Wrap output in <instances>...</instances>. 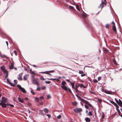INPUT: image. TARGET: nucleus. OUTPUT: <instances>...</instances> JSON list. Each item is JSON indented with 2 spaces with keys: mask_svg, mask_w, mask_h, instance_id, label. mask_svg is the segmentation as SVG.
Segmentation results:
<instances>
[{
  "mask_svg": "<svg viewBox=\"0 0 122 122\" xmlns=\"http://www.w3.org/2000/svg\"><path fill=\"white\" fill-rule=\"evenodd\" d=\"M84 107L86 109H88L89 108V107L86 105H85Z\"/></svg>",
  "mask_w": 122,
  "mask_h": 122,
  "instance_id": "40",
  "label": "nucleus"
},
{
  "mask_svg": "<svg viewBox=\"0 0 122 122\" xmlns=\"http://www.w3.org/2000/svg\"><path fill=\"white\" fill-rule=\"evenodd\" d=\"M7 101V99L4 97H3L2 98V100L0 101L1 102L3 103H5Z\"/></svg>",
  "mask_w": 122,
  "mask_h": 122,
  "instance_id": "7",
  "label": "nucleus"
},
{
  "mask_svg": "<svg viewBox=\"0 0 122 122\" xmlns=\"http://www.w3.org/2000/svg\"><path fill=\"white\" fill-rule=\"evenodd\" d=\"M61 87L63 90L65 91H67L68 88L65 86H61Z\"/></svg>",
  "mask_w": 122,
  "mask_h": 122,
  "instance_id": "13",
  "label": "nucleus"
},
{
  "mask_svg": "<svg viewBox=\"0 0 122 122\" xmlns=\"http://www.w3.org/2000/svg\"><path fill=\"white\" fill-rule=\"evenodd\" d=\"M18 100L19 101V102H20L21 103H23L24 102V100L23 99H21L20 97H18L17 98Z\"/></svg>",
  "mask_w": 122,
  "mask_h": 122,
  "instance_id": "12",
  "label": "nucleus"
},
{
  "mask_svg": "<svg viewBox=\"0 0 122 122\" xmlns=\"http://www.w3.org/2000/svg\"><path fill=\"white\" fill-rule=\"evenodd\" d=\"M35 101L37 102H38L39 101V99L38 97H36L35 99Z\"/></svg>",
  "mask_w": 122,
  "mask_h": 122,
  "instance_id": "26",
  "label": "nucleus"
},
{
  "mask_svg": "<svg viewBox=\"0 0 122 122\" xmlns=\"http://www.w3.org/2000/svg\"><path fill=\"white\" fill-rule=\"evenodd\" d=\"M49 72H48V71H46L45 72H39V73H42V74H48L50 76L51 75V74H50L49 73Z\"/></svg>",
  "mask_w": 122,
  "mask_h": 122,
  "instance_id": "15",
  "label": "nucleus"
},
{
  "mask_svg": "<svg viewBox=\"0 0 122 122\" xmlns=\"http://www.w3.org/2000/svg\"><path fill=\"white\" fill-rule=\"evenodd\" d=\"M73 110L75 112L77 113H78L82 111V109L80 108H75L74 109H73Z\"/></svg>",
  "mask_w": 122,
  "mask_h": 122,
  "instance_id": "5",
  "label": "nucleus"
},
{
  "mask_svg": "<svg viewBox=\"0 0 122 122\" xmlns=\"http://www.w3.org/2000/svg\"><path fill=\"white\" fill-rule=\"evenodd\" d=\"M32 82L33 84L36 85L37 86L39 85V82L37 81L36 79L35 78L32 79Z\"/></svg>",
  "mask_w": 122,
  "mask_h": 122,
  "instance_id": "4",
  "label": "nucleus"
},
{
  "mask_svg": "<svg viewBox=\"0 0 122 122\" xmlns=\"http://www.w3.org/2000/svg\"><path fill=\"white\" fill-rule=\"evenodd\" d=\"M9 84L12 86L14 87L15 86V85L13 84L12 83H11V82Z\"/></svg>",
  "mask_w": 122,
  "mask_h": 122,
  "instance_id": "42",
  "label": "nucleus"
},
{
  "mask_svg": "<svg viewBox=\"0 0 122 122\" xmlns=\"http://www.w3.org/2000/svg\"><path fill=\"white\" fill-rule=\"evenodd\" d=\"M105 118V115L104 113H102V118L104 119Z\"/></svg>",
  "mask_w": 122,
  "mask_h": 122,
  "instance_id": "41",
  "label": "nucleus"
},
{
  "mask_svg": "<svg viewBox=\"0 0 122 122\" xmlns=\"http://www.w3.org/2000/svg\"><path fill=\"white\" fill-rule=\"evenodd\" d=\"M104 2H102V3L100 4V6L99 7V8H101V10L104 7L106 6L107 5V2L106 0H104Z\"/></svg>",
  "mask_w": 122,
  "mask_h": 122,
  "instance_id": "1",
  "label": "nucleus"
},
{
  "mask_svg": "<svg viewBox=\"0 0 122 122\" xmlns=\"http://www.w3.org/2000/svg\"><path fill=\"white\" fill-rule=\"evenodd\" d=\"M45 83L48 84H49L51 83V82L49 81H45Z\"/></svg>",
  "mask_w": 122,
  "mask_h": 122,
  "instance_id": "46",
  "label": "nucleus"
},
{
  "mask_svg": "<svg viewBox=\"0 0 122 122\" xmlns=\"http://www.w3.org/2000/svg\"><path fill=\"white\" fill-rule=\"evenodd\" d=\"M115 101L118 105L121 107L122 106V102H118V100L116 98H115Z\"/></svg>",
  "mask_w": 122,
  "mask_h": 122,
  "instance_id": "8",
  "label": "nucleus"
},
{
  "mask_svg": "<svg viewBox=\"0 0 122 122\" xmlns=\"http://www.w3.org/2000/svg\"><path fill=\"white\" fill-rule=\"evenodd\" d=\"M78 84L79 85V86L80 88L83 87L84 88H85V86L84 85L82 84Z\"/></svg>",
  "mask_w": 122,
  "mask_h": 122,
  "instance_id": "18",
  "label": "nucleus"
},
{
  "mask_svg": "<svg viewBox=\"0 0 122 122\" xmlns=\"http://www.w3.org/2000/svg\"><path fill=\"white\" fill-rule=\"evenodd\" d=\"M48 71L49 72H50V73L53 72H54V71L53 70L50 71Z\"/></svg>",
  "mask_w": 122,
  "mask_h": 122,
  "instance_id": "62",
  "label": "nucleus"
},
{
  "mask_svg": "<svg viewBox=\"0 0 122 122\" xmlns=\"http://www.w3.org/2000/svg\"><path fill=\"white\" fill-rule=\"evenodd\" d=\"M117 111L118 113V114L120 116L122 117V115H121V112H120L119 110H117Z\"/></svg>",
  "mask_w": 122,
  "mask_h": 122,
  "instance_id": "25",
  "label": "nucleus"
},
{
  "mask_svg": "<svg viewBox=\"0 0 122 122\" xmlns=\"http://www.w3.org/2000/svg\"><path fill=\"white\" fill-rule=\"evenodd\" d=\"M3 71L4 73H6L7 74L8 73L7 71L5 69L4 70H3Z\"/></svg>",
  "mask_w": 122,
  "mask_h": 122,
  "instance_id": "44",
  "label": "nucleus"
},
{
  "mask_svg": "<svg viewBox=\"0 0 122 122\" xmlns=\"http://www.w3.org/2000/svg\"><path fill=\"white\" fill-rule=\"evenodd\" d=\"M93 82L95 83H97L98 82L97 81L96 79H94L93 80Z\"/></svg>",
  "mask_w": 122,
  "mask_h": 122,
  "instance_id": "47",
  "label": "nucleus"
},
{
  "mask_svg": "<svg viewBox=\"0 0 122 122\" xmlns=\"http://www.w3.org/2000/svg\"><path fill=\"white\" fill-rule=\"evenodd\" d=\"M14 62H12L11 63L10 65L14 66Z\"/></svg>",
  "mask_w": 122,
  "mask_h": 122,
  "instance_id": "56",
  "label": "nucleus"
},
{
  "mask_svg": "<svg viewBox=\"0 0 122 122\" xmlns=\"http://www.w3.org/2000/svg\"><path fill=\"white\" fill-rule=\"evenodd\" d=\"M112 24V27L115 26V24L114 22L113 21H112L111 22Z\"/></svg>",
  "mask_w": 122,
  "mask_h": 122,
  "instance_id": "30",
  "label": "nucleus"
},
{
  "mask_svg": "<svg viewBox=\"0 0 122 122\" xmlns=\"http://www.w3.org/2000/svg\"><path fill=\"white\" fill-rule=\"evenodd\" d=\"M74 83L73 82H71V83H70V84L72 86V88H75V87H74Z\"/></svg>",
  "mask_w": 122,
  "mask_h": 122,
  "instance_id": "21",
  "label": "nucleus"
},
{
  "mask_svg": "<svg viewBox=\"0 0 122 122\" xmlns=\"http://www.w3.org/2000/svg\"><path fill=\"white\" fill-rule=\"evenodd\" d=\"M88 115L89 116H92V112L91 111H89L88 112Z\"/></svg>",
  "mask_w": 122,
  "mask_h": 122,
  "instance_id": "34",
  "label": "nucleus"
},
{
  "mask_svg": "<svg viewBox=\"0 0 122 122\" xmlns=\"http://www.w3.org/2000/svg\"><path fill=\"white\" fill-rule=\"evenodd\" d=\"M104 92L106 93L109 94H111V93L110 91L106 90L104 91Z\"/></svg>",
  "mask_w": 122,
  "mask_h": 122,
  "instance_id": "22",
  "label": "nucleus"
},
{
  "mask_svg": "<svg viewBox=\"0 0 122 122\" xmlns=\"http://www.w3.org/2000/svg\"><path fill=\"white\" fill-rule=\"evenodd\" d=\"M79 86V85H77L75 87L74 89H77V88H78Z\"/></svg>",
  "mask_w": 122,
  "mask_h": 122,
  "instance_id": "38",
  "label": "nucleus"
},
{
  "mask_svg": "<svg viewBox=\"0 0 122 122\" xmlns=\"http://www.w3.org/2000/svg\"><path fill=\"white\" fill-rule=\"evenodd\" d=\"M76 8L77 9L78 11H80V9L79 8V6L78 5H76Z\"/></svg>",
  "mask_w": 122,
  "mask_h": 122,
  "instance_id": "32",
  "label": "nucleus"
},
{
  "mask_svg": "<svg viewBox=\"0 0 122 122\" xmlns=\"http://www.w3.org/2000/svg\"><path fill=\"white\" fill-rule=\"evenodd\" d=\"M30 72L33 74H35V73L34 72V71H32L31 69H30Z\"/></svg>",
  "mask_w": 122,
  "mask_h": 122,
  "instance_id": "39",
  "label": "nucleus"
},
{
  "mask_svg": "<svg viewBox=\"0 0 122 122\" xmlns=\"http://www.w3.org/2000/svg\"><path fill=\"white\" fill-rule=\"evenodd\" d=\"M115 106L116 107V109L117 111L119 110V109H118L119 107L117 104L116 105H115Z\"/></svg>",
  "mask_w": 122,
  "mask_h": 122,
  "instance_id": "28",
  "label": "nucleus"
},
{
  "mask_svg": "<svg viewBox=\"0 0 122 122\" xmlns=\"http://www.w3.org/2000/svg\"><path fill=\"white\" fill-rule=\"evenodd\" d=\"M41 79L43 80H45V79L43 78V76H41V77L40 78Z\"/></svg>",
  "mask_w": 122,
  "mask_h": 122,
  "instance_id": "51",
  "label": "nucleus"
},
{
  "mask_svg": "<svg viewBox=\"0 0 122 122\" xmlns=\"http://www.w3.org/2000/svg\"><path fill=\"white\" fill-rule=\"evenodd\" d=\"M22 73H21L19 74L18 76V79L19 80H22Z\"/></svg>",
  "mask_w": 122,
  "mask_h": 122,
  "instance_id": "10",
  "label": "nucleus"
},
{
  "mask_svg": "<svg viewBox=\"0 0 122 122\" xmlns=\"http://www.w3.org/2000/svg\"><path fill=\"white\" fill-rule=\"evenodd\" d=\"M47 98L48 99L50 98H51L50 95H47Z\"/></svg>",
  "mask_w": 122,
  "mask_h": 122,
  "instance_id": "52",
  "label": "nucleus"
},
{
  "mask_svg": "<svg viewBox=\"0 0 122 122\" xmlns=\"http://www.w3.org/2000/svg\"><path fill=\"white\" fill-rule=\"evenodd\" d=\"M46 88L45 86H43L41 88V89L42 90H44Z\"/></svg>",
  "mask_w": 122,
  "mask_h": 122,
  "instance_id": "64",
  "label": "nucleus"
},
{
  "mask_svg": "<svg viewBox=\"0 0 122 122\" xmlns=\"http://www.w3.org/2000/svg\"><path fill=\"white\" fill-rule=\"evenodd\" d=\"M75 91H76V92L77 93V92H81L79 91H78V90H77V89H75Z\"/></svg>",
  "mask_w": 122,
  "mask_h": 122,
  "instance_id": "60",
  "label": "nucleus"
},
{
  "mask_svg": "<svg viewBox=\"0 0 122 122\" xmlns=\"http://www.w3.org/2000/svg\"><path fill=\"white\" fill-rule=\"evenodd\" d=\"M47 79L48 80H52V81L56 80V79H53V78Z\"/></svg>",
  "mask_w": 122,
  "mask_h": 122,
  "instance_id": "49",
  "label": "nucleus"
},
{
  "mask_svg": "<svg viewBox=\"0 0 122 122\" xmlns=\"http://www.w3.org/2000/svg\"><path fill=\"white\" fill-rule=\"evenodd\" d=\"M61 117V116L60 115H59L57 117V118L58 119H60Z\"/></svg>",
  "mask_w": 122,
  "mask_h": 122,
  "instance_id": "43",
  "label": "nucleus"
},
{
  "mask_svg": "<svg viewBox=\"0 0 122 122\" xmlns=\"http://www.w3.org/2000/svg\"><path fill=\"white\" fill-rule=\"evenodd\" d=\"M68 91H69L70 93H72V92L70 89L69 88H68Z\"/></svg>",
  "mask_w": 122,
  "mask_h": 122,
  "instance_id": "59",
  "label": "nucleus"
},
{
  "mask_svg": "<svg viewBox=\"0 0 122 122\" xmlns=\"http://www.w3.org/2000/svg\"><path fill=\"white\" fill-rule=\"evenodd\" d=\"M30 92L33 95H34L35 94V93L32 90H31L30 91Z\"/></svg>",
  "mask_w": 122,
  "mask_h": 122,
  "instance_id": "37",
  "label": "nucleus"
},
{
  "mask_svg": "<svg viewBox=\"0 0 122 122\" xmlns=\"http://www.w3.org/2000/svg\"><path fill=\"white\" fill-rule=\"evenodd\" d=\"M46 115L49 118H50L51 117V116L50 114H47Z\"/></svg>",
  "mask_w": 122,
  "mask_h": 122,
  "instance_id": "50",
  "label": "nucleus"
},
{
  "mask_svg": "<svg viewBox=\"0 0 122 122\" xmlns=\"http://www.w3.org/2000/svg\"><path fill=\"white\" fill-rule=\"evenodd\" d=\"M43 111L45 113H48L49 111L46 108H44L43 109Z\"/></svg>",
  "mask_w": 122,
  "mask_h": 122,
  "instance_id": "19",
  "label": "nucleus"
},
{
  "mask_svg": "<svg viewBox=\"0 0 122 122\" xmlns=\"http://www.w3.org/2000/svg\"><path fill=\"white\" fill-rule=\"evenodd\" d=\"M14 52L15 55H17V52H16V51H15V50H14Z\"/></svg>",
  "mask_w": 122,
  "mask_h": 122,
  "instance_id": "53",
  "label": "nucleus"
},
{
  "mask_svg": "<svg viewBox=\"0 0 122 122\" xmlns=\"http://www.w3.org/2000/svg\"><path fill=\"white\" fill-rule=\"evenodd\" d=\"M110 25L109 24H107L105 25V27L107 29H108L109 28Z\"/></svg>",
  "mask_w": 122,
  "mask_h": 122,
  "instance_id": "27",
  "label": "nucleus"
},
{
  "mask_svg": "<svg viewBox=\"0 0 122 122\" xmlns=\"http://www.w3.org/2000/svg\"><path fill=\"white\" fill-rule=\"evenodd\" d=\"M7 82L9 84L10 82V81H9V79H7Z\"/></svg>",
  "mask_w": 122,
  "mask_h": 122,
  "instance_id": "57",
  "label": "nucleus"
},
{
  "mask_svg": "<svg viewBox=\"0 0 122 122\" xmlns=\"http://www.w3.org/2000/svg\"><path fill=\"white\" fill-rule=\"evenodd\" d=\"M112 24V27L115 26V24L114 22L113 21H112L111 22Z\"/></svg>",
  "mask_w": 122,
  "mask_h": 122,
  "instance_id": "31",
  "label": "nucleus"
},
{
  "mask_svg": "<svg viewBox=\"0 0 122 122\" xmlns=\"http://www.w3.org/2000/svg\"><path fill=\"white\" fill-rule=\"evenodd\" d=\"M84 14H82V17L83 18H85L87 16V15L85 13L84 11H83Z\"/></svg>",
  "mask_w": 122,
  "mask_h": 122,
  "instance_id": "14",
  "label": "nucleus"
},
{
  "mask_svg": "<svg viewBox=\"0 0 122 122\" xmlns=\"http://www.w3.org/2000/svg\"><path fill=\"white\" fill-rule=\"evenodd\" d=\"M86 104L88 105L91 108V110L94 111L95 112H96V109L88 101L86 103Z\"/></svg>",
  "mask_w": 122,
  "mask_h": 122,
  "instance_id": "3",
  "label": "nucleus"
},
{
  "mask_svg": "<svg viewBox=\"0 0 122 122\" xmlns=\"http://www.w3.org/2000/svg\"><path fill=\"white\" fill-rule=\"evenodd\" d=\"M78 98L80 99L81 102H84L85 103H86L88 101L84 100V99H82L81 97L78 96Z\"/></svg>",
  "mask_w": 122,
  "mask_h": 122,
  "instance_id": "9",
  "label": "nucleus"
},
{
  "mask_svg": "<svg viewBox=\"0 0 122 122\" xmlns=\"http://www.w3.org/2000/svg\"><path fill=\"white\" fill-rule=\"evenodd\" d=\"M28 76L26 75L25 76H24L23 77L24 79L25 80H26L27 79Z\"/></svg>",
  "mask_w": 122,
  "mask_h": 122,
  "instance_id": "20",
  "label": "nucleus"
},
{
  "mask_svg": "<svg viewBox=\"0 0 122 122\" xmlns=\"http://www.w3.org/2000/svg\"><path fill=\"white\" fill-rule=\"evenodd\" d=\"M85 120L86 122H90L91 121L90 119L88 117H86L85 118Z\"/></svg>",
  "mask_w": 122,
  "mask_h": 122,
  "instance_id": "16",
  "label": "nucleus"
},
{
  "mask_svg": "<svg viewBox=\"0 0 122 122\" xmlns=\"http://www.w3.org/2000/svg\"><path fill=\"white\" fill-rule=\"evenodd\" d=\"M18 88L24 93H26V91L21 86L19 85H17Z\"/></svg>",
  "mask_w": 122,
  "mask_h": 122,
  "instance_id": "2",
  "label": "nucleus"
},
{
  "mask_svg": "<svg viewBox=\"0 0 122 122\" xmlns=\"http://www.w3.org/2000/svg\"><path fill=\"white\" fill-rule=\"evenodd\" d=\"M101 79V77L100 76L98 78V81H100Z\"/></svg>",
  "mask_w": 122,
  "mask_h": 122,
  "instance_id": "58",
  "label": "nucleus"
},
{
  "mask_svg": "<svg viewBox=\"0 0 122 122\" xmlns=\"http://www.w3.org/2000/svg\"><path fill=\"white\" fill-rule=\"evenodd\" d=\"M69 8L70 10L71 11H72L74 12L75 11V9L73 7L70 5H69Z\"/></svg>",
  "mask_w": 122,
  "mask_h": 122,
  "instance_id": "11",
  "label": "nucleus"
},
{
  "mask_svg": "<svg viewBox=\"0 0 122 122\" xmlns=\"http://www.w3.org/2000/svg\"><path fill=\"white\" fill-rule=\"evenodd\" d=\"M112 27V30L115 32V33H116V32H117V31L116 26L114 27Z\"/></svg>",
  "mask_w": 122,
  "mask_h": 122,
  "instance_id": "17",
  "label": "nucleus"
},
{
  "mask_svg": "<svg viewBox=\"0 0 122 122\" xmlns=\"http://www.w3.org/2000/svg\"><path fill=\"white\" fill-rule=\"evenodd\" d=\"M79 73L80 74H84V73L83 71H79Z\"/></svg>",
  "mask_w": 122,
  "mask_h": 122,
  "instance_id": "36",
  "label": "nucleus"
},
{
  "mask_svg": "<svg viewBox=\"0 0 122 122\" xmlns=\"http://www.w3.org/2000/svg\"><path fill=\"white\" fill-rule=\"evenodd\" d=\"M40 100L41 101L43 99L44 97H40Z\"/></svg>",
  "mask_w": 122,
  "mask_h": 122,
  "instance_id": "48",
  "label": "nucleus"
},
{
  "mask_svg": "<svg viewBox=\"0 0 122 122\" xmlns=\"http://www.w3.org/2000/svg\"><path fill=\"white\" fill-rule=\"evenodd\" d=\"M14 82L15 84H17V81L16 80H14Z\"/></svg>",
  "mask_w": 122,
  "mask_h": 122,
  "instance_id": "61",
  "label": "nucleus"
},
{
  "mask_svg": "<svg viewBox=\"0 0 122 122\" xmlns=\"http://www.w3.org/2000/svg\"><path fill=\"white\" fill-rule=\"evenodd\" d=\"M41 88L40 87H37V88L36 90L38 91H40Z\"/></svg>",
  "mask_w": 122,
  "mask_h": 122,
  "instance_id": "54",
  "label": "nucleus"
},
{
  "mask_svg": "<svg viewBox=\"0 0 122 122\" xmlns=\"http://www.w3.org/2000/svg\"><path fill=\"white\" fill-rule=\"evenodd\" d=\"M66 84V82L64 81H63L61 82V84L62 85V86H65V85Z\"/></svg>",
  "mask_w": 122,
  "mask_h": 122,
  "instance_id": "24",
  "label": "nucleus"
},
{
  "mask_svg": "<svg viewBox=\"0 0 122 122\" xmlns=\"http://www.w3.org/2000/svg\"><path fill=\"white\" fill-rule=\"evenodd\" d=\"M1 69L2 71L4 70L5 69V66H2L1 67Z\"/></svg>",
  "mask_w": 122,
  "mask_h": 122,
  "instance_id": "23",
  "label": "nucleus"
},
{
  "mask_svg": "<svg viewBox=\"0 0 122 122\" xmlns=\"http://www.w3.org/2000/svg\"><path fill=\"white\" fill-rule=\"evenodd\" d=\"M7 105L10 106L12 107H14V106L13 105H11L10 104H9L8 103H7Z\"/></svg>",
  "mask_w": 122,
  "mask_h": 122,
  "instance_id": "35",
  "label": "nucleus"
},
{
  "mask_svg": "<svg viewBox=\"0 0 122 122\" xmlns=\"http://www.w3.org/2000/svg\"><path fill=\"white\" fill-rule=\"evenodd\" d=\"M113 62L115 64H116V61L115 60H113Z\"/></svg>",
  "mask_w": 122,
  "mask_h": 122,
  "instance_id": "63",
  "label": "nucleus"
},
{
  "mask_svg": "<svg viewBox=\"0 0 122 122\" xmlns=\"http://www.w3.org/2000/svg\"><path fill=\"white\" fill-rule=\"evenodd\" d=\"M14 68V67L13 66H12L11 65L10 66V69H13Z\"/></svg>",
  "mask_w": 122,
  "mask_h": 122,
  "instance_id": "45",
  "label": "nucleus"
},
{
  "mask_svg": "<svg viewBox=\"0 0 122 122\" xmlns=\"http://www.w3.org/2000/svg\"><path fill=\"white\" fill-rule=\"evenodd\" d=\"M66 80L68 82H69L70 83H71V82L69 80V79H66Z\"/></svg>",
  "mask_w": 122,
  "mask_h": 122,
  "instance_id": "55",
  "label": "nucleus"
},
{
  "mask_svg": "<svg viewBox=\"0 0 122 122\" xmlns=\"http://www.w3.org/2000/svg\"><path fill=\"white\" fill-rule=\"evenodd\" d=\"M110 102L115 106V105H116L117 104L115 102H114L113 101H111Z\"/></svg>",
  "mask_w": 122,
  "mask_h": 122,
  "instance_id": "29",
  "label": "nucleus"
},
{
  "mask_svg": "<svg viewBox=\"0 0 122 122\" xmlns=\"http://www.w3.org/2000/svg\"><path fill=\"white\" fill-rule=\"evenodd\" d=\"M72 103L73 105L75 106H76L77 104V103L76 102H73Z\"/></svg>",
  "mask_w": 122,
  "mask_h": 122,
  "instance_id": "33",
  "label": "nucleus"
},
{
  "mask_svg": "<svg viewBox=\"0 0 122 122\" xmlns=\"http://www.w3.org/2000/svg\"><path fill=\"white\" fill-rule=\"evenodd\" d=\"M0 105L1 106V107L3 108H6L7 105L5 103L2 102H0Z\"/></svg>",
  "mask_w": 122,
  "mask_h": 122,
  "instance_id": "6",
  "label": "nucleus"
}]
</instances>
